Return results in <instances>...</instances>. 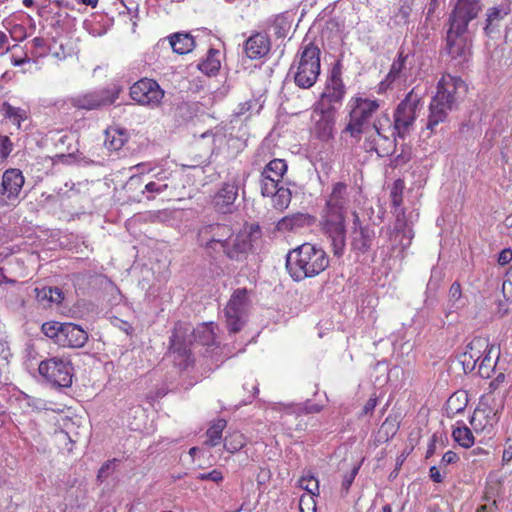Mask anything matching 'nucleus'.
I'll return each mask as SVG.
<instances>
[{
    "instance_id": "nucleus-28",
    "label": "nucleus",
    "mask_w": 512,
    "mask_h": 512,
    "mask_svg": "<svg viewBox=\"0 0 512 512\" xmlns=\"http://www.w3.org/2000/svg\"><path fill=\"white\" fill-rule=\"evenodd\" d=\"M299 486L310 493L309 496H302L299 502L300 512H304L303 505L312 504L313 512L316 511V505L313 496L319 494V484L318 480L310 474L303 475L299 479Z\"/></svg>"
},
{
    "instance_id": "nucleus-51",
    "label": "nucleus",
    "mask_w": 512,
    "mask_h": 512,
    "mask_svg": "<svg viewBox=\"0 0 512 512\" xmlns=\"http://www.w3.org/2000/svg\"><path fill=\"white\" fill-rule=\"evenodd\" d=\"M402 189H403L402 181L397 180L394 183V185L391 189V192H390L391 202L396 209L400 208L402 205V202H403Z\"/></svg>"
},
{
    "instance_id": "nucleus-34",
    "label": "nucleus",
    "mask_w": 512,
    "mask_h": 512,
    "mask_svg": "<svg viewBox=\"0 0 512 512\" xmlns=\"http://www.w3.org/2000/svg\"><path fill=\"white\" fill-rule=\"evenodd\" d=\"M134 168L140 171V174L144 175L145 173L151 175L150 181H155L158 183H167V180L170 178L171 173L163 168H159L156 166H152L149 163H139Z\"/></svg>"
},
{
    "instance_id": "nucleus-11",
    "label": "nucleus",
    "mask_w": 512,
    "mask_h": 512,
    "mask_svg": "<svg viewBox=\"0 0 512 512\" xmlns=\"http://www.w3.org/2000/svg\"><path fill=\"white\" fill-rule=\"evenodd\" d=\"M39 374L48 382L58 387H70L72 385L73 367L68 359L51 357L40 362Z\"/></svg>"
},
{
    "instance_id": "nucleus-39",
    "label": "nucleus",
    "mask_w": 512,
    "mask_h": 512,
    "mask_svg": "<svg viewBox=\"0 0 512 512\" xmlns=\"http://www.w3.org/2000/svg\"><path fill=\"white\" fill-rule=\"evenodd\" d=\"M449 312H455L466 305V300L462 296V289L458 282H454L448 295Z\"/></svg>"
},
{
    "instance_id": "nucleus-57",
    "label": "nucleus",
    "mask_w": 512,
    "mask_h": 512,
    "mask_svg": "<svg viewBox=\"0 0 512 512\" xmlns=\"http://www.w3.org/2000/svg\"><path fill=\"white\" fill-rule=\"evenodd\" d=\"M358 473V468L355 467L349 474H346L342 481V487L346 491L349 490L350 486L352 485L356 475Z\"/></svg>"
},
{
    "instance_id": "nucleus-30",
    "label": "nucleus",
    "mask_w": 512,
    "mask_h": 512,
    "mask_svg": "<svg viewBox=\"0 0 512 512\" xmlns=\"http://www.w3.org/2000/svg\"><path fill=\"white\" fill-rule=\"evenodd\" d=\"M168 39L172 50L180 55L188 54L195 46L194 38L188 33H174Z\"/></svg>"
},
{
    "instance_id": "nucleus-27",
    "label": "nucleus",
    "mask_w": 512,
    "mask_h": 512,
    "mask_svg": "<svg viewBox=\"0 0 512 512\" xmlns=\"http://www.w3.org/2000/svg\"><path fill=\"white\" fill-rule=\"evenodd\" d=\"M509 13L510 8L508 5L501 4L488 8L486 11L485 25L483 27L485 35L493 37L495 33L499 32L501 22Z\"/></svg>"
},
{
    "instance_id": "nucleus-53",
    "label": "nucleus",
    "mask_w": 512,
    "mask_h": 512,
    "mask_svg": "<svg viewBox=\"0 0 512 512\" xmlns=\"http://www.w3.org/2000/svg\"><path fill=\"white\" fill-rule=\"evenodd\" d=\"M273 26L275 28V33L278 36H282L283 34L281 31L285 32L290 26L287 16L284 14L276 15L273 21Z\"/></svg>"
},
{
    "instance_id": "nucleus-46",
    "label": "nucleus",
    "mask_w": 512,
    "mask_h": 512,
    "mask_svg": "<svg viewBox=\"0 0 512 512\" xmlns=\"http://www.w3.org/2000/svg\"><path fill=\"white\" fill-rule=\"evenodd\" d=\"M467 403V397L464 393H454L447 401V410L449 413L457 414L462 412Z\"/></svg>"
},
{
    "instance_id": "nucleus-42",
    "label": "nucleus",
    "mask_w": 512,
    "mask_h": 512,
    "mask_svg": "<svg viewBox=\"0 0 512 512\" xmlns=\"http://www.w3.org/2000/svg\"><path fill=\"white\" fill-rule=\"evenodd\" d=\"M287 163L283 159H273L271 160L263 169V173L272 176L276 179V181H281L284 174L287 171Z\"/></svg>"
},
{
    "instance_id": "nucleus-22",
    "label": "nucleus",
    "mask_w": 512,
    "mask_h": 512,
    "mask_svg": "<svg viewBox=\"0 0 512 512\" xmlns=\"http://www.w3.org/2000/svg\"><path fill=\"white\" fill-rule=\"evenodd\" d=\"M504 409V396L501 395L496 397L494 394L487 393L482 397L479 406L477 408L478 411L483 413L485 416V422L488 423L490 428L498 423L500 419V414Z\"/></svg>"
},
{
    "instance_id": "nucleus-33",
    "label": "nucleus",
    "mask_w": 512,
    "mask_h": 512,
    "mask_svg": "<svg viewBox=\"0 0 512 512\" xmlns=\"http://www.w3.org/2000/svg\"><path fill=\"white\" fill-rule=\"evenodd\" d=\"M168 189L167 183H158L155 181H148L144 184L143 190L133 195L134 202H141L143 198L147 200L155 199L156 195H159Z\"/></svg>"
},
{
    "instance_id": "nucleus-17",
    "label": "nucleus",
    "mask_w": 512,
    "mask_h": 512,
    "mask_svg": "<svg viewBox=\"0 0 512 512\" xmlns=\"http://www.w3.org/2000/svg\"><path fill=\"white\" fill-rule=\"evenodd\" d=\"M181 325L176 326L170 339V351L174 355V361L180 368H187L192 363L191 342H186Z\"/></svg>"
},
{
    "instance_id": "nucleus-2",
    "label": "nucleus",
    "mask_w": 512,
    "mask_h": 512,
    "mask_svg": "<svg viewBox=\"0 0 512 512\" xmlns=\"http://www.w3.org/2000/svg\"><path fill=\"white\" fill-rule=\"evenodd\" d=\"M328 266L329 257L325 250L308 242L290 250L286 256V269L296 282L315 277Z\"/></svg>"
},
{
    "instance_id": "nucleus-62",
    "label": "nucleus",
    "mask_w": 512,
    "mask_h": 512,
    "mask_svg": "<svg viewBox=\"0 0 512 512\" xmlns=\"http://www.w3.org/2000/svg\"><path fill=\"white\" fill-rule=\"evenodd\" d=\"M377 405V399L376 398H370L367 400V402L365 403L363 409H362V414H369V413H372V411L375 409Z\"/></svg>"
},
{
    "instance_id": "nucleus-10",
    "label": "nucleus",
    "mask_w": 512,
    "mask_h": 512,
    "mask_svg": "<svg viewBox=\"0 0 512 512\" xmlns=\"http://www.w3.org/2000/svg\"><path fill=\"white\" fill-rule=\"evenodd\" d=\"M120 92L121 88L113 85L70 97L68 102L77 109L95 110L113 104L118 99Z\"/></svg>"
},
{
    "instance_id": "nucleus-15",
    "label": "nucleus",
    "mask_w": 512,
    "mask_h": 512,
    "mask_svg": "<svg viewBox=\"0 0 512 512\" xmlns=\"http://www.w3.org/2000/svg\"><path fill=\"white\" fill-rule=\"evenodd\" d=\"M24 176L19 169H7L0 183V207L14 206L24 185Z\"/></svg>"
},
{
    "instance_id": "nucleus-13",
    "label": "nucleus",
    "mask_w": 512,
    "mask_h": 512,
    "mask_svg": "<svg viewBox=\"0 0 512 512\" xmlns=\"http://www.w3.org/2000/svg\"><path fill=\"white\" fill-rule=\"evenodd\" d=\"M233 235L232 229L225 224H210L200 228L198 242L208 254L219 253L225 242Z\"/></svg>"
},
{
    "instance_id": "nucleus-16",
    "label": "nucleus",
    "mask_w": 512,
    "mask_h": 512,
    "mask_svg": "<svg viewBox=\"0 0 512 512\" xmlns=\"http://www.w3.org/2000/svg\"><path fill=\"white\" fill-rule=\"evenodd\" d=\"M475 32H456L452 26L448 27L446 35V50L452 59L464 62L470 55V37Z\"/></svg>"
},
{
    "instance_id": "nucleus-12",
    "label": "nucleus",
    "mask_w": 512,
    "mask_h": 512,
    "mask_svg": "<svg viewBox=\"0 0 512 512\" xmlns=\"http://www.w3.org/2000/svg\"><path fill=\"white\" fill-rule=\"evenodd\" d=\"M419 104L420 97L412 89L395 109L393 128L400 138H404L412 130Z\"/></svg>"
},
{
    "instance_id": "nucleus-56",
    "label": "nucleus",
    "mask_w": 512,
    "mask_h": 512,
    "mask_svg": "<svg viewBox=\"0 0 512 512\" xmlns=\"http://www.w3.org/2000/svg\"><path fill=\"white\" fill-rule=\"evenodd\" d=\"M116 461H117L116 459H113V460H109V461H107L106 463H104V464L100 467V469H99V471H98V475H97V477H98L99 479H105V478H107V477L110 475L111 471L114 469V466H115Z\"/></svg>"
},
{
    "instance_id": "nucleus-48",
    "label": "nucleus",
    "mask_w": 512,
    "mask_h": 512,
    "mask_svg": "<svg viewBox=\"0 0 512 512\" xmlns=\"http://www.w3.org/2000/svg\"><path fill=\"white\" fill-rule=\"evenodd\" d=\"M413 0H400L398 11L394 14V20L397 25L406 24L412 11Z\"/></svg>"
},
{
    "instance_id": "nucleus-26",
    "label": "nucleus",
    "mask_w": 512,
    "mask_h": 512,
    "mask_svg": "<svg viewBox=\"0 0 512 512\" xmlns=\"http://www.w3.org/2000/svg\"><path fill=\"white\" fill-rule=\"evenodd\" d=\"M410 54L405 53L404 49H400L397 58L393 61L390 71L387 74L381 85L390 87L395 81L408 77L409 70L411 68V62H409Z\"/></svg>"
},
{
    "instance_id": "nucleus-60",
    "label": "nucleus",
    "mask_w": 512,
    "mask_h": 512,
    "mask_svg": "<svg viewBox=\"0 0 512 512\" xmlns=\"http://www.w3.org/2000/svg\"><path fill=\"white\" fill-rule=\"evenodd\" d=\"M506 380V376L504 373H499L491 382H490V389L491 391L489 393L493 394L492 391L497 390Z\"/></svg>"
},
{
    "instance_id": "nucleus-35",
    "label": "nucleus",
    "mask_w": 512,
    "mask_h": 512,
    "mask_svg": "<svg viewBox=\"0 0 512 512\" xmlns=\"http://www.w3.org/2000/svg\"><path fill=\"white\" fill-rule=\"evenodd\" d=\"M193 334L195 340L204 346H212L216 343V334L211 323L199 326Z\"/></svg>"
},
{
    "instance_id": "nucleus-43",
    "label": "nucleus",
    "mask_w": 512,
    "mask_h": 512,
    "mask_svg": "<svg viewBox=\"0 0 512 512\" xmlns=\"http://www.w3.org/2000/svg\"><path fill=\"white\" fill-rule=\"evenodd\" d=\"M245 443H246L245 436L242 433L235 431V432L228 434L225 437L224 448L229 453L233 454V453L239 451L240 449H242L245 446Z\"/></svg>"
},
{
    "instance_id": "nucleus-40",
    "label": "nucleus",
    "mask_w": 512,
    "mask_h": 512,
    "mask_svg": "<svg viewBox=\"0 0 512 512\" xmlns=\"http://www.w3.org/2000/svg\"><path fill=\"white\" fill-rule=\"evenodd\" d=\"M219 51L216 49H209L207 58L198 64V68L201 72L212 75L218 72L220 69V61L216 58Z\"/></svg>"
},
{
    "instance_id": "nucleus-45",
    "label": "nucleus",
    "mask_w": 512,
    "mask_h": 512,
    "mask_svg": "<svg viewBox=\"0 0 512 512\" xmlns=\"http://www.w3.org/2000/svg\"><path fill=\"white\" fill-rule=\"evenodd\" d=\"M280 182L281 181H276L274 177L268 176L262 172L260 179L262 196L271 197L273 194L277 193V190L281 187L279 186Z\"/></svg>"
},
{
    "instance_id": "nucleus-14",
    "label": "nucleus",
    "mask_w": 512,
    "mask_h": 512,
    "mask_svg": "<svg viewBox=\"0 0 512 512\" xmlns=\"http://www.w3.org/2000/svg\"><path fill=\"white\" fill-rule=\"evenodd\" d=\"M130 96L136 103L154 108L161 103L164 91L155 80L143 78L130 87Z\"/></svg>"
},
{
    "instance_id": "nucleus-9",
    "label": "nucleus",
    "mask_w": 512,
    "mask_h": 512,
    "mask_svg": "<svg viewBox=\"0 0 512 512\" xmlns=\"http://www.w3.org/2000/svg\"><path fill=\"white\" fill-rule=\"evenodd\" d=\"M249 308L247 289H236L224 308L225 322L229 332L237 333L243 328L247 321Z\"/></svg>"
},
{
    "instance_id": "nucleus-6",
    "label": "nucleus",
    "mask_w": 512,
    "mask_h": 512,
    "mask_svg": "<svg viewBox=\"0 0 512 512\" xmlns=\"http://www.w3.org/2000/svg\"><path fill=\"white\" fill-rule=\"evenodd\" d=\"M363 134H366L364 141L366 151L376 152L380 157L389 156L394 152L397 133L392 128L387 114L376 117L371 128Z\"/></svg>"
},
{
    "instance_id": "nucleus-7",
    "label": "nucleus",
    "mask_w": 512,
    "mask_h": 512,
    "mask_svg": "<svg viewBox=\"0 0 512 512\" xmlns=\"http://www.w3.org/2000/svg\"><path fill=\"white\" fill-rule=\"evenodd\" d=\"M449 5L448 26L456 32L477 31V19L484 9L482 0H450Z\"/></svg>"
},
{
    "instance_id": "nucleus-25",
    "label": "nucleus",
    "mask_w": 512,
    "mask_h": 512,
    "mask_svg": "<svg viewBox=\"0 0 512 512\" xmlns=\"http://www.w3.org/2000/svg\"><path fill=\"white\" fill-rule=\"evenodd\" d=\"M238 191L239 186L235 180L224 183L214 196L215 208L224 214L231 212L233 204L238 197Z\"/></svg>"
},
{
    "instance_id": "nucleus-20",
    "label": "nucleus",
    "mask_w": 512,
    "mask_h": 512,
    "mask_svg": "<svg viewBox=\"0 0 512 512\" xmlns=\"http://www.w3.org/2000/svg\"><path fill=\"white\" fill-rule=\"evenodd\" d=\"M313 120L312 133L316 138L324 142L333 138L335 115L332 109L315 110L313 112Z\"/></svg>"
},
{
    "instance_id": "nucleus-44",
    "label": "nucleus",
    "mask_w": 512,
    "mask_h": 512,
    "mask_svg": "<svg viewBox=\"0 0 512 512\" xmlns=\"http://www.w3.org/2000/svg\"><path fill=\"white\" fill-rule=\"evenodd\" d=\"M273 207L279 211L286 209L291 202V192L288 188L281 186L277 193L271 196Z\"/></svg>"
},
{
    "instance_id": "nucleus-64",
    "label": "nucleus",
    "mask_w": 512,
    "mask_h": 512,
    "mask_svg": "<svg viewBox=\"0 0 512 512\" xmlns=\"http://www.w3.org/2000/svg\"><path fill=\"white\" fill-rule=\"evenodd\" d=\"M503 292L506 293L507 289H512V266L510 267L509 271L507 272V279L503 282Z\"/></svg>"
},
{
    "instance_id": "nucleus-58",
    "label": "nucleus",
    "mask_w": 512,
    "mask_h": 512,
    "mask_svg": "<svg viewBox=\"0 0 512 512\" xmlns=\"http://www.w3.org/2000/svg\"><path fill=\"white\" fill-rule=\"evenodd\" d=\"M512 261V250L509 248L503 249L498 256V263L506 265Z\"/></svg>"
},
{
    "instance_id": "nucleus-31",
    "label": "nucleus",
    "mask_w": 512,
    "mask_h": 512,
    "mask_svg": "<svg viewBox=\"0 0 512 512\" xmlns=\"http://www.w3.org/2000/svg\"><path fill=\"white\" fill-rule=\"evenodd\" d=\"M34 292L37 301L43 306H47L52 303L59 304L64 299V294L58 287L35 288Z\"/></svg>"
},
{
    "instance_id": "nucleus-38",
    "label": "nucleus",
    "mask_w": 512,
    "mask_h": 512,
    "mask_svg": "<svg viewBox=\"0 0 512 512\" xmlns=\"http://www.w3.org/2000/svg\"><path fill=\"white\" fill-rule=\"evenodd\" d=\"M126 142L125 134L119 129L106 130L104 145L110 151L120 150Z\"/></svg>"
},
{
    "instance_id": "nucleus-21",
    "label": "nucleus",
    "mask_w": 512,
    "mask_h": 512,
    "mask_svg": "<svg viewBox=\"0 0 512 512\" xmlns=\"http://www.w3.org/2000/svg\"><path fill=\"white\" fill-rule=\"evenodd\" d=\"M341 68L336 64L332 70L329 78L326 81L325 89L322 93V98L327 100L330 104H339L342 102L346 93V88L341 77Z\"/></svg>"
},
{
    "instance_id": "nucleus-52",
    "label": "nucleus",
    "mask_w": 512,
    "mask_h": 512,
    "mask_svg": "<svg viewBox=\"0 0 512 512\" xmlns=\"http://www.w3.org/2000/svg\"><path fill=\"white\" fill-rule=\"evenodd\" d=\"M14 144L7 135H0V158L5 160L13 151Z\"/></svg>"
},
{
    "instance_id": "nucleus-29",
    "label": "nucleus",
    "mask_w": 512,
    "mask_h": 512,
    "mask_svg": "<svg viewBox=\"0 0 512 512\" xmlns=\"http://www.w3.org/2000/svg\"><path fill=\"white\" fill-rule=\"evenodd\" d=\"M0 114L5 120L15 125L17 130H21L22 122H24L28 117L26 110L20 107H15L8 102H3L0 105Z\"/></svg>"
},
{
    "instance_id": "nucleus-37",
    "label": "nucleus",
    "mask_w": 512,
    "mask_h": 512,
    "mask_svg": "<svg viewBox=\"0 0 512 512\" xmlns=\"http://www.w3.org/2000/svg\"><path fill=\"white\" fill-rule=\"evenodd\" d=\"M226 425L227 422L224 419L214 421L206 432L207 440L205 444L211 447L218 445L222 439V433Z\"/></svg>"
},
{
    "instance_id": "nucleus-32",
    "label": "nucleus",
    "mask_w": 512,
    "mask_h": 512,
    "mask_svg": "<svg viewBox=\"0 0 512 512\" xmlns=\"http://www.w3.org/2000/svg\"><path fill=\"white\" fill-rule=\"evenodd\" d=\"M311 216L305 213H296L282 218L278 222L279 230H296L311 224Z\"/></svg>"
},
{
    "instance_id": "nucleus-19",
    "label": "nucleus",
    "mask_w": 512,
    "mask_h": 512,
    "mask_svg": "<svg viewBox=\"0 0 512 512\" xmlns=\"http://www.w3.org/2000/svg\"><path fill=\"white\" fill-rule=\"evenodd\" d=\"M488 348V341L482 338H474L467 344L465 351L459 356V362L465 373H470L475 370L482 358V354L486 352Z\"/></svg>"
},
{
    "instance_id": "nucleus-50",
    "label": "nucleus",
    "mask_w": 512,
    "mask_h": 512,
    "mask_svg": "<svg viewBox=\"0 0 512 512\" xmlns=\"http://www.w3.org/2000/svg\"><path fill=\"white\" fill-rule=\"evenodd\" d=\"M484 420L485 416H483V413L476 409L473 413L470 423L475 431H487L490 433L492 428H490L488 423Z\"/></svg>"
},
{
    "instance_id": "nucleus-24",
    "label": "nucleus",
    "mask_w": 512,
    "mask_h": 512,
    "mask_svg": "<svg viewBox=\"0 0 512 512\" xmlns=\"http://www.w3.org/2000/svg\"><path fill=\"white\" fill-rule=\"evenodd\" d=\"M59 339V346L82 348L88 341V333L79 325L66 322Z\"/></svg>"
},
{
    "instance_id": "nucleus-18",
    "label": "nucleus",
    "mask_w": 512,
    "mask_h": 512,
    "mask_svg": "<svg viewBox=\"0 0 512 512\" xmlns=\"http://www.w3.org/2000/svg\"><path fill=\"white\" fill-rule=\"evenodd\" d=\"M353 229L351 231V247L354 251L366 253L375 239V231L372 227L363 226L359 216L353 212Z\"/></svg>"
},
{
    "instance_id": "nucleus-41",
    "label": "nucleus",
    "mask_w": 512,
    "mask_h": 512,
    "mask_svg": "<svg viewBox=\"0 0 512 512\" xmlns=\"http://www.w3.org/2000/svg\"><path fill=\"white\" fill-rule=\"evenodd\" d=\"M452 437L455 442L464 448H469L474 444L473 433L466 425L455 427Z\"/></svg>"
},
{
    "instance_id": "nucleus-59",
    "label": "nucleus",
    "mask_w": 512,
    "mask_h": 512,
    "mask_svg": "<svg viewBox=\"0 0 512 512\" xmlns=\"http://www.w3.org/2000/svg\"><path fill=\"white\" fill-rule=\"evenodd\" d=\"M301 411L309 414V413H318L322 410V406L318 404H314L310 401H307L303 404V406L300 408Z\"/></svg>"
},
{
    "instance_id": "nucleus-5",
    "label": "nucleus",
    "mask_w": 512,
    "mask_h": 512,
    "mask_svg": "<svg viewBox=\"0 0 512 512\" xmlns=\"http://www.w3.org/2000/svg\"><path fill=\"white\" fill-rule=\"evenodd\" d=\"M350 108L348 122L344 129L352 138L360 139L361 135L368 131L375 116L380 109V101L377 99L352 97L348 103Z\"/></svg>"
},
{
    "instance_id": "nucleus-55",
    "label": "nucleus",
    "mask_w": 512,
    "mask_h": 512,
    "mask_svg": "<svg viewBox=\"0 0 512 512\" xmlns=\"http://www.w3.org/2000/svg\"><path fill=\"white\" fill-rule=\"evenodd\" d=\"M512 460V430L510 431L508 437L506 438L504 444V450L502 455L503 464H507Z\"/></svg>"
},
{
    "instance_id": "nucleus-4",
    "label": "nucleus",
    "mask_w": 512,
    "mask_h": 512,
    "mask_svg": "<svg viewBox=\"0 0 512 512\" xmlns=\"http://www.w3.org/2000/svg\"><path fill=\"white\" fill-rule=\"evenodd\" d=\"M320 55V48L313 42L302 44L288 71L296 86L302 89L314 86L321 71Z\"/></svg>"
},
{
    "instance_id": "nucleus-49",
    "label": "nucleus",
    "mask_w": 512,
    "mask_h": 512,
    "mask_svg": "<svg viewBox=\"0 0 512 512\" xmlns=\"http://www.w3.org/2000/svg\"><path fill=\"white\" fill-rule=\"evenodd\" d=\"M64 327V323L60 322H45L42 324L41 331L43 334L51 339L56 344H59L60 334L63 333L62 329Z\"/></svg>"
},
{
    "instance_id": "nucleus-8",
    "label": "nucleus",
    "mask_w": 512,
    "mask_h": 512,
    "mask_svg": "<svg viewBox=\"0 0 512 512\" xmlns=\"http://www.w3.org/2000/svg\"><path fill=\"white\" fill-rule=\"evenodd\" d=\"M261 236V229L258 225L252 224L236 235H232L220 252L231 261L242 262L247 258L253 243Z\"/></svg>"
},
{
    "instance_id": "nucleus-23",
    "label": "nucleus",
    "mask_w": 512,
    "mask_h": 512,
    "mask_svg": "<svg viewBox=\"0 0 512 512\" xmlns=\"http://www.w3.org/2000/svg\"><path fill=\"white\" fill-rule=\"evenodd\" d=\"M271 49V42L266 33L255 32L245 41L244 52L251 60L261 59Z\"/></svg>"
},
{
    "instance_id": "nucleus-63",
    "label": "nucleus",
    "mask_w": 512,
    "mask_h": 512,
    "mask_svg": "<svg viewBox=\"0 0 512 512\" xmlns=\"http://www.w3.org/2000/svg\"><path fill=\"white\" fill-rule=\"evenodd\" d=\"M430 472V478L435 482V483H441L443 481V477L439 471V469L436 467V466H432L429 470Z\"/></svg>"
},
{
    "instance_id": "nucleus-47",
    "label": "nucleus",
    "mask_w": 512,
    "mask_h": 512,
    "mask_svg": "<svg viewBox=\"0 0 512 512\" xmlns=\"http://www.w3.org/2000/svg\"><path fill=\"white\" fill-rule=\"evenodd\" d=\"M144 187V180L142 174L132 175L126 182L124 189L128 194L129 200L134 202L133 195L137 194Z\"/></svg>"
},
{
    "instance_id": "nucleus-1",
    "label": "nucleus",
    "mask_w": 512,
    "mask_h": 512,
    "mask_svg": "<svg viewBox=\"0 0 512 512\" xmlns=\"http://www.w3.org/2000/svg\"><path fill=\"white\" fill-rule=\"evenodd\" d=\"M351 205V189L344 182L332 185L321 215L322 229L331 242L335 257H342L346 246L345 219Z\"/></svg>"
},
{
    "instance_id": "nucleus-54",
    "label": "nucleus",
    "mask_w": 512,
    "mask_h": 512,
    "mask_svg": "<svg viewBox=\"0 0 512 512\" xmlns=\"http://www.w3.org/2000/svg\"><path fill=\"white\" fill-rule=\"evenodd\" d=\"M197 479L202 480V481L209 480V481H212L215 483H219L223 480V475H222L221 471L214 469L207 473H200L197 476Z\"/></svg>"
},
{
    "instance_id": "nucleus-36",
    "label": "nucleus",
    "mask_w": 512,
    "mask_h": 512,
    "mask_svg": "<svg viewBox=\"0 0 512 512\" xmlns=\"http://www.w3.org/2000/svg\"><path fill=\"white\" fill-rule=\"evenodd\" d=\"M493 350L494 346L489 345L488 350L482 354V358L477 365L478 375L482 378H489L494 372L496 359H493L491 356Z\"/></svg>"
},
{
    "instance_id": "nucleus-3",
    "label": "nucleus",
    "mask_w": 512,
    "mask_h": 512,
    "mask_svg": "<svg viewBox=\"0 0 512 512\" xmlns=\"http://www.w3.org/2000/svg\"><path fill=\"white\" fill-rule=\"evenodd\" d=\"M465 92L466 85L461 78L444 74L430 102L426 128L433 132L437 125L445 122L448 114L457 107L460 95Z\"/></svg>"
},
{
    "instance_id": "nucleus-61",
    "label": "nucleus",
    "mask_w": 512,
    "mask_h": 512,
    "mask_svg": "<svg viewBox=\"0 0 512 512\" xmlns=\"http://www.w3.org/2000/svg\"><path fill=\"white\" fill-rule=\"evenodd\" d=\"M457 460H458V456L455 452L447 451L442 457L441 464L448 465V464L455 463Z\"/></svg>"
}]
</instances>
